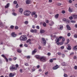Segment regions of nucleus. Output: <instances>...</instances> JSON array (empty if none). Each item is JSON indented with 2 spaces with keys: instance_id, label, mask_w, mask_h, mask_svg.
Returning <instances> with one entry per match:
<instances>
[{
  "instance_id": "69168bd1",
  "label": "nucleus",
  "mask_w": 77,
  "mask_h": 77,
  "mask_svg": "<svg viewBox=\"0 0 77 77\" xmlns=\"http://www.w3.org/2000/svg\"><path fill=\"white\" fill-rule=\"evenodd\" d=\"M57 5H58V6H60V5H61V4L60 3H58L57 4Z\"/></svg>"
},
{
  "instance_id": "c9c22d12",
  "label": "nucleus",
  "mask_w": 77,
  "mask_h": 77,
  "mask_svg": "<svg viewBox=\"0 0 77 77\" xmlns=\"http://www.w3.org/2000/svg\"><path fill=\"white\" fill-rule=\"evenodd\" d=\"M32 33H34V29H31L30 31Z\"/></svg>"
},
{
  "instance_id": "de8ad7c7",
  "label": "nucleus",
  "mask_w": 77,
  "mask_h": 77,
  "mask_svg": "<svg viewBox=\"0 0 77 77\" xmlns=\"http://www.w3.org/2000/svg\"><path fill=\"white\" fill-rule=\"evenodd\" d=\"M24 47H28L27 45L26 44H25V45H24Z\"/></svg>"
},
{
  "instance_id": "c756f323",
  "label": "nucleus",
  "mask_w": 77,
  "mask_h": 77,
  "mask_svg": "<svg viewBox=\"0 0 77 77\" xmlns=\"http://www.w3.org/2000/svg\"><path fill=\"white\" fill-rule=\"evenodd\" d=\"M15 66L16 67L15 68H16L17 70V68H18V67H19V66L18 65V64H16L15 65Z\"/></svg>"
},
{
  "instance_id": "bb28decb",
  "label": "nucleus",
  "mask_w": 77,
  "mask_h": 77,
  "mask_svg": "<svg viewBox=\"0 0 77 77\" xmlns=\"http://www.w3.org/2000/svg\"><path fill=\"white\" fill-rule=\"evenodd\" d=\"M43 25L44 27H46V26H47V24L46 23H43Z\"/></svg>"
},
{
  "instance_id": "338daca9",
  "label": "nucleus",
  "mask_w": 77,
  "mask_h": 77,
  "mask_svg": "<svg viewBox=\"0 0 77 77\" xmlns=\"http://www.w3.org/2000/svg\"><path fill=\"white\" fill-rule=\"evenodd\" d=\"M46 23H49V21L48 20H47L46 21Z\"/></svg>"
},
{
  "instance_id": "5fc2aeb1",
  "label": "nucleus",
  "mask_w": 77,
  "mask_h": 77,
  "mask_svg": "<svg viewBox=\"0 0 77 77\" xmlns=\"http://www.w3.org/2000/svg\"><path fill=\"white\" fill-rule=\"evenodd\" d=\"M74 52H72V53H71L70 54V56H72V55H74Z\"/></svg>"
},
{
  "instance_id": "ea45409f",
  "label": "nucleus",
  "mask_w": 77,
  "mask_h": 77,
  "mask_svg": "<svg viewBox=\"0 0 77 77\" xmlns=\"http://www.w3.org/2000/svg\"><path fill=\"white\" fill-rule=\"evenodd\" d=\"M19 7V5H18V4H17L16 6V8H18Z\"/></svg>"
},
{
  "instance_id": "4c0bfd02",
  "label": "nucleus",
  "mask_w": 77,
  "mask_h": 77,
  "mask_svg": "<svg viewBox=\"0 0 77 77\" xmlns=\"http://www.w3.org/2000/svg\"><path fill=\"white\" fill-rule=\"evenodd\" d=\"M67 36H71V33H69L67 34Z\"/></svg>"
},
{
  "instance_id": "7ed1b4c3",
  "label": "nucleus",
  "mask_w": 77,
  "mask_h": 77,
  "mask_svg": "<svg viewBox=\"0 0 77 77\" xmlns=\"http://www.w3.org/2000/svg\"><path fill=\"white\" fill-rule=\"evenodd\" d=\"M30 14H31V12L28 10L25 11L24 13V15L26 16H29Z\"/></svg>"
},
{
  "instance_id": "09e8293b",
  "label": "nucleus",
  "mask_w": 77,
  "mask_h": 77,
  "mask_svg": "<svg viewBox=\"0 0 77 77\" xmlns=\"http://www.w3.org/2000/svg\"><path fill=\"white\" fill-rule=\"evenodd\" d=\"M62 14H64L65 13V11H63L62 12Z\"/></svg>"
},
{
  "instance_id": "aec40b11",
  "label": "nucleus",
  "mask_w": 77,
  "mask_h": 77,
  "mask_svg": "<svg viewBox=\"0 0 77 77\" xmlns=\"http://www.w3.org/2000/svg\"><path fill=\"white\" fill-rule=\"evenodd\" d=\"M10 5V4L9 3H8L6 5H5V8H9V5Z\"/></svg>"
},
{
  "instance_id": "4d7b16f0",
  "label": "nucleus",
  "mask_w": 77,
  "mask_h": 77,
  "mask_svg": "<svg viewBox=\"0 0 77 77\" xmlns=\"http://www.w3.org/2000/svg\"><path fill=\"white\" fill-rule=\"evenodd\" d=\"M64 77H67V75L64 74Z\"/></svg>"
},
{
  "instance_id": "b1692460",
  "label": "nucleus",
  "mask_w": 77,
  "mask_h": 77,
  "mask_svg": "<svg viewBox=\"0 0 77 77\" xmlns=\"http://www.w3.org/2000/svg\"><path fill=\"white\" fill-rule=\"evenodd\" d=\"M45 32V31L43 29H41L40 31V33H43Z\"/></svg>"
},
{
  "instance_id": "473e14b6",
  "label": "nucleus",
  "mask_w": 77,
  "mask_h": 77,
  "mask_svg": "<svg viewBox=\"0 0 77 77\" xmlns=\"http://www.w3.org/2000/svg\"><path fill=\"white\" fill-rule=\"evenodd\" d=\"M64 57H65V55L64 54H62V57L63 58Z\"/></svg>"
},
{
  "instance_id": "9d476101",
  "label": "nucleus",
  "mask_w": 77,
  "mask_h": 77,
  "mask_svg": "<svg viewBox=\"0 0 77 77\" xmlns=\"http://www.w3.org/2000/svg\"><path fill=\"white\" fill-rule=\"evenodd\" d=\"M66 27H67V30H71V28L70 27V26H69V25H67L66 26Z\"/></svg>"
},
{
  "instance_id": "6ab92c4d",
  "label": "nucleus",
  "mask_w": 77,
  "mask_h": 77,
  "mask_svg": "<svg viewBox=\"0 0 77 77\" xmlns=\"http://www.w3.org/2000/svg\"><path fill=\"white\" fill-rule=\"evenodd\" d=\"M73 10V9L72 8H71L70 7H69V12H72Z\"/></svg>"
},
{
  "instance_id": "6e6552de",
  "label": "nucleus",
  "mask_w": 77,
  "mask_h": 77,
  "mask_svg": "<svg viewBox=\"0 0 77 77\" xmlns=\"http://www.w3.org/2000/svg\"><path fill=\"white\" fill-rule=\"evenodd\" d=\"M11 35L12 37H16L17 36V34H15V32H13L11 33Z\"/></svg>"
},
{
  "instance_id": "4be33fe9",
  "label": "nucleus",
  "mask_w": 77,
  "mask_h": 77,
  "mask_svg": "<svg viewBox=\"0 0 77 77\" xmlns=\"http://www.w3.org/2000/svg\"><path fill=\"white\" fill-rule=\"evenodd\" d=\"M0 27H3V23L1 21H0Z\"/></svg>"
},
{
  "instance_id": "412c9836",
  "label": "nucleus",
  "mask_w": 77,
  "mask_h": 77,
  "mask_svg": "<svg viewBox=\"0 0 77 77\" xmlns=\"http://www.w3.org/2000/svg\"><path fill=\"white\" fill-rule=\"evenodd\" d=\"M56 60V58H53L52 59H51L50 60V62H53V60Z\"/></svg>"
},
{
  "instance_id": "1a4fd4ad",
  "label": "nucleus",
  "mask_w": 77,
  "mask_h": 77,
  "mask_svg": "<svg viewBox=\"0 0 77 77\" xmlns=\"http://www.w3.org/2000/svg\"><path fill=\"white\" fill-rule=\"evenodd\" d=\"M9 75L10 77H13L15 75V73H10Z\"/></svg>"
},
{
  "instance_id": "423d86ee",
  "label": "nucleus",
  "mask_w": 77,
  "mask_h": 77,
  "mask_svg": "<svg viewBox=\"0 0 77 77\" xmlns=\"http://www.w3.org/2000/svg\"><path fill=\"white\" fill-rule=\"evenodd\" d=\"M55 41H56V43L57 44V45H59L60 43H59V38H56L55 40Z\"/></svg>"
},
{
  "instance_id": "6e6d98bb",
  "label": "nucleus",
  "mask_w": 77,
  "mask_h": 77,
  "mask_svg": "<svg viewBox=\"0 0 77 77\" xmlns=\"http://www.w3.org/2000/svg\"><path fill=\"white\" fill-rule=\"evenodd\" d=\"M72 18L73 17H69V19H70V20H72Z\"/></svg>"
},
{
  "instance_id": "f3484780",
  "label": "nucleus",
  "mask_w": 77,
  "mask_h": 77,
  "mask_svg": "<svg viewBox=\"0 0 77 77\" xmlns=\"http://www.w3.org/2000/svg\"><path fill=\"white\" fill-rule=\"evenodd\" d=\"M63 26L62 25H61L60 26V30H62L63 29Z\"/></svg>"
},
{
  "instance_id": "13d9d810",
  "label": "nucleus",
  "mask_w": 77,
  "mask_h": 77,
  "mask_svg": "<svg viewBox=\"0 0 77 77\" xmlns=\"http://www.w3.org/2000/svg\"><path fill=\"white\" fill-rule=\"evenodd\" d=\"M65 38H63L62 39V41H63V42H64V41H65Z\"/></svg>"
},
{
  "instance_id": "20e7f679",
  "label": "nucleus",
  "mask_w": 77,
  "mask_h": 77,
  "mask_svg": "<svg viewBox=\"0 0 77 77\" xmlns=\"http://www.w3.org/2000/svg\"><path fill=\"white\" fill-rule=\"evenodd\" d=\"M10 69L11 71H13L17 70V68H15L14 65H12L10 67Z\"/></svg>"
},
{
  "instance_id": "8fccbe9b",
  "label": "nucleus",
  "mask_w": 77,
  "mask_h": 77,
  "mask_svg": "<svg viewBox=\"0 0 77 77\" xmlns=\"http://www.w3.org/2000/svg\"><path fill=\"white\" fill-rule=\"evenodd\" d=\"M74 37L75 38H77V35L76 34H75L74 35Z\"/></svg>"
},
{
  "instance_id": "bf43d9fd",
  "label": "nucleus",
  "mask_w": 77,
  "mask_h": 77,
  "mask_svg": "<svg viewBox=\"0 0 77 77\" xmlns=\"http://www.w3.org/2000/svg\"><path fill=\"white\" fill-rule=\"evenodd\" d=\"M63 21H66V20L65 19V18H64L63 20Z\"/></svg>"
},
{
  "instance_id": "7c9ffc66",
  "label": "nucleus",
  "mask_w": 77,
  "mask_h": 77,
  "mask_svg": "<svg viewBox=\"0 0 77 77\" xmlns=\"http://www.w3.org/2000/svg\"><path fill=\"white\" fill-rule=\"evenodd\" d=\"M13 3H14V4L16 5V4H17V1H14Z\"/></svg>"
},
{
  "instance_id": "72a5a7b5",
  "label": "nucleus",
  "mask_w": 77,
  "mask_h": 77,
  "mask_svg": "<svg viewBox=\"0 0 77 77\" xmlns=\"http://www.w3.org/2000/svg\"><path fill=\"white\" fill-rule=\"evenodd\" d=\"M2 57H4V58H5H5L6 57L5 56V55H4V54L2 55Z\"/></svg>"
},
{
  "instance_id": "864d4df0",
  "label": "nucleus",
  "mask_w": 77,
  "mask_h": 77,
  "mask_svg": "<svg viewBox=\"0 0 77 77\" xmlns=\"http://www.w3.org/2000/svg\"><path fill=\"white\" fill-rule=\"evenodd\" d=\"M2 64V60L0 58V64Z\"/></svg>"
},
{
  "instance_id": "680f3d73",
  "label": "nucleus",
  "mask_w": 77,
  "mask_h": 77,
  "mask_svg": "<svg viewBox=\"0 0 77 77\" xmlns=\"http://www.w3.org/2000/svg\"><path fill=\"white\" fill-rule=\"evenodd\" d=\"M57 54H58V55H59L60 56L61 55V54H61L60 53V52H58L57 53Z\"/></svg>"
},
{
  "instance_id": "f8f14e48",
  "label": "nucleus",
  "mask_w": 77,
  "mask_h": 77,
  "mask_svg": "<svg viewBox=\"0 0 77 77\" xmlns=\"http://www.w3.org/2000/svg\"><path fill=\"white\" fill-rule=\"evenodd\" d=\"M26 4H30L31 3V1L30 0H27L26 1Z\"/></svg>"
},
{
  "instance_id": "a211bd4d",
  "label": "nucleus",
  "mask_w": 77,
  "mask_h": 77,
  "mask_svg": "<svg viewBox=\"0 0 77 77\" xmlns=\"http://www.w3.org/2000/svg\"><path fill=\"white\" fill-rule=\"evenodd\" d=\"M32 71H35V70H36V67L35 66H34L32 68Z\"/></svg>"
},
{
  "instance_id": "774afa93",
  "label": "nucleus",
  "mask_w": 77,
  "mask_h": 77,
  "mask_svg": "<svg viewBox=\"0 0 77 77\" xmlns=\"http://www.w3.org/2000/svg\"><path fill=\"white\" fill-rule=\"evenodd\" d=\"M74 68L75 69H77V66H75L74 67Z\"/></svg>"
},
{
  "instance_id": "dca6fc26",
  "label": "nucleus",
  "mask_w": 77,
  "mask_h": 77,
  "mask_svg": "<svg viewBox=\"0 0 77 77\" xmlns=\"http://www.w3.org/2000/svg\"><path fill=\"white\" fill-rule=\"evenodd\" d=\"M54 24V22L52 21H51V23L49 24V25L51 26H52Z\"/></svg>"
},
{
  "instance_id": "603ef678",
  "label": "nucleus",
  "mask_w": 77,
  "mask_h": 77,
  "mask_svg": "<svg viewBox=\"0 0 77 77\" xmlns=\"http://www.w3.org/2000/svg\"><path fill=\"white\" fill-rule=\"evenodd\" d=\"M67 44H68V43H69V39H67Z\"/></svg>"
},
{
  "instance_id": "37998d69",
  "label": "nucleus",
  "mask_w": 77,
  "mask_h": 77,
  "mask_svg": "<svg viewBox=\"0 0 77 77\" xmlns=\"http://www.w3.org/2000/svg\"><path fill=\"white\" fill-rule=\"evenodd\" d=\"M10 27H11V29H14V26L12 25H11V26Z\"/></svg>"
},
{
  "instance_id": "e433bc0d",
  "label": "nucleus",
  "mask_w": 77,
  "mask_h": 77,
  "mask_svg": "<svg viewBox=\"0 0 77 77\" xmlns=\"http://www.w3.org/2000/svg\"><path fill=\"white\" fill-rule=\"evenodd\" d=\"M13 15H14V16H16V15H17V14L14 13V12H13Z\"/></svg>"
},
{
  "instance_id": "49530a36",
  "label": "nucleus",
  "mask_w": 77,
  "mask_h": 77,
  "mask_svg": "<svg viewBox=\"0 0 77 77\" xmlns=\"http://www.w3.org/2000/svg\"><path fill=\"white\" fill-rule=\"evenodd\" d=\"M27 59H30V56H28L26 57Z\"/></svg>"
},
{
  "instance_id": "052dcab7",
  "label": "nucleus",
  "mask_w": 77,
  "mask_h": 77,
  "mask_svg": "<svg viewBox=\"0 0 77 77\" xmlns=\"http://www.w3.org/2000/svg\"><path fill=\"white\" fill-rule=\"evenodd\" d=\"M25 65H26V66H29V64H28V63H26L25 64Z\"/></svg>"
},
{
  "instance_id": "a878e982",
  "label": "nucleus",
  "mask_w": 77,
  "mask_h": 77,
  "mask_svg": "<svg viewBox=\"0 0 77 77\" xmlns=\"http://www.w3.org/2000/svg\"><path fill=\"white\" fill-rule=\"evenodd\" d=\"M59 17V14H57L55 16V17L56 18H58Z\"/></svg>"
},
{
  "instance_id": "cd10ccee",
  "label": "nucleus",
  "mask_w": 77,
  "mask_h": 77,
  "mask_svg": "<svg viewBox=\"0 0 77 77\" xmlns=\"http://www.w3.org/2000/svg\"><path fill=\"white\" fill-rule=\"evenodd\" d=\"M36 12H33L32 13V16L34 15H35V14H36Z\"/></svg>"
},
{
  "instance_id": "4468645a",
  "label": "nucleus",
  "mask_w": 77,
  "mask_h": 77,
  "mask_svg": "<svg viewBox=\"0 0 77 77\" xmlns=\"http://www.w3.org/2000/svg\"><path fill=\"white\" fill-rule=\"evenodd\" d=\"M19 11V12H20V14H22L23 11V9L22 8H20Z\"/></svg>"
},
{
  "instance_id": "f03ea898",
  "label": "nucleus",
  "mask_w": 77,
  "mask_h": 77,
  "mask_svg": "<svg viewBox=\"0 0 77 77\" xmlns=\"http://www.w3.org/2000/svg\"><path fill=\"white\" fill-rule=\"evenodd\" d=\"M27 39V36L26 35H22L20 37V41H26Z\"/></svg>"
},
{
  "instance_id": "393cba45",
  "label": "nucleus",
  "mask_w": 77,
  "mask_h": 77,
  "mask_svg": "<svg viewBox=\"0 0 77 77\" xmlns=\"http://www.w3.org/2000/svg\"><path fill=\"white\" fill-rule=\"evenodd\" d=\"M73 49L75 50H77V46L76 45L73 47Z\"/></svg>"
},
{
  "instance_id": "0eeeda50",
  "label": "nucleus",
  "mask_w": 77,
  "mask_h": 77,
  "mask_svg": "<svg viewBox=\"0 0 77 77\" xmlns=\"http://www.w3.org/2000/svg\"><path fill=\"white\" fill-rule=\"evenodd\" d=\"M37 51H38V50H37V49L35 48L34 49V50L32 51V54L33 55L34 54H35V53H36L37 52Z\"/></svg>"
},
{
  "instance_id": "9b49d317",
  "label": "nucleus",
  "mask_w": 77,
  "mask_h": 77,
  "mask_svg": "<svg viewBox=\"0 0 77 77\" xmlns=\"http://www.w3.org/2000/svg\"><path fill=\"white\" fill-rule=\"evenodd\" d=\"M72 16L74 19H77V15H72Z\"/></svg>"
},
{
  "instance_id": "c03bdc74",
  "label": "nucleus",
  "mask_w": 77,
  "mask_h": 77,
  "mask_svg": "<svg viewBox=\"0 0 77 77\" xmlns=\"http://www.w3.org/2000/svg\"><path fill=\"white\" fill-rule=\"evenodd\" d=\"M15 29H18V26H16L15 27Z\"/></svg>"
},
{
  "instance_id": "5701e85b",
  "label": "nucleus",
  "mask_w": 77,
  "mask_h": 77,
  "mask_svg": "<svg viewBox=\"0 0 77 77\" xmlns=\"http://www.w3.org/2000/svg\"><path fill=\"white\" fill-rule=\"evenodd\" d=\"M17 51L18 53H21L22 51L20 49H18L17 50Z\"/></svg>"
},
{
  "instance_id": "0e129e2a",
  "label": "nucleus",
  "mask_w": 77,
  "mask_h": 77,
  "mask_svg": "<svg viewBox=\"0 0 77 77\" xmlns=\"http://www.w3.org/2000/svg\"><path fill=\"white\" fill-rule=\"evenodd\" d=\"M36 28L37 29H39V26H37Z\"/></svg>"
},
{
  "instance_id": "e2e57ef3",
  "label": "nucleus",
  "mask_w": 77,
  "mask_h": 77,
  "mask_svg": "<svg viewBox=\"0 0 77 77\" xmlns=\"http://www.w3.org/2000/svg\"><path fill=\"white\" fill-rule=\"evenodd\" d=\"M34 17L35 18H37V17H38V15L37 14H35Z\"/></svg>"
},
{
  "instance_id": "2eb2a0df",
  "label": "nucleus",
  "mask_w": 77,
  "mask_h": 77,
  "mask_svg": "<svg viewBox=\"0 0 77 77\" xmlns=\"http://www.w3.org/2000/svg\"><path fill=\"white\" fill-rule=\"evenodd\" d=\"M59 68V66L57 65H56L53 68V69H57V68Z\"/></svg>"
},
{
  "instance_id": "58836bf2",
  "label": "nucleus",
  "mask_w": 77,
  "mask_h": 77,
  "mask_svg": "<svg viewBox=\"0 0 77 77\" xmlns=\"http://www.w3.org/2000/svg\"><path fill=\"white\" fill-rule=\"evenodd\" d=\"M36 32H37V30H36V29L34 30V33H36Z\"/></svg>"
},
{
  "instance_id": "f704fd0d",
  "label": "nucleus",
  "mask_w": 77,
  "mask_h": 77,
  "mask_svg": "<svg viewBox=\"0 0 77 77\" xmlns=\"http://www.w3.org/2000/svg\"><path fill=\"white\" fill-rule=\"evenodd\" d=\"M5 59L6 61L7 62H8V59L6 57L5 58Z\"/></svg>"
},
{
  "instance_id": "ddd939ff",
  "label": "nucleus",
  "mask_w": 77,
  "mask_h": 77,
  "mask_svg": "<svg viewBox=\"0 0 77 77\" xmlns=\"http://www.w3.org/2000/svg\"><path fill=\"white\" fill-rule=\"evenodd\" d=\"M67 46L68 47L67 48V50H71V48L70 45H68Z\"/></svg>"
},
{
  "instance_id": "c85d7f7f",
  "label": "nucleus",
  "mask_w": 77,
  "mask_h": 77,
  "mask_svg": "<svg viewBox=\"0 0 77 77\" xmlns=\"http://www.w3.org/2000/svg\"><path fill=\"white\" fill-rule=\"evenodd\" d=\"M65 62H63L62 63V65H63V66H66V65H65Z\"/></svg>"
},
{
  "instance_id": "2f4dec72",
  "label": "nucleus",
  "mask_w": 77,
  "mask_h": 77,
  "mask_svg": "<svg viewBox=\"0 0 77 77\" xmlns=\"http://www.w3.org/2000/svg\"><path fill=\"white\" fill-rule=\"evenodd\" d=\"M24 23L25 24H27L29 23V22H28V21H26Z\"/></svg>"
},
{
  "instance_id": "a19ab883",
  "label": "nucleus",
  "mask_w": 77,
  "mask_h": 77,
  "mask_svg": "<svg viewBox=\"0 0 77 77\" xmlns=\"http://www.w3.org/2000/svg\"><path fill=\"white\" fill-rule=\"evenodd\" d=\"M31 41V40H30V39H29L27 40V42H30V41Z\"/></svg>"
},
{
  "instance_id": "79ce46f5",
  "label": "nucleus",
  "mask_w": 77,
  "mask_h": 77,
  "mask_svg": "<svg viewBox=\"0 0 77 77\" xmlns=\"http://www.w3.org/2000/svg\"><path fill=\"white\" fill-rule=\"evenodd\" d=\"M75 21L74 20H72L71 21V23H75Z\"/></svg>"
},
{
  "instance_id": "f257e3e1",
  "label": "nucleus",
  "mask_w": 77,
  "mask_h": 77,
  "mask_svg": "<svg viewBox=\"0 0 77 77\" xmlns=\"http://www.w3.org/2000/svg\"><path fill=\"white\" fill-rule=\"evenodd\" d=\"M35 57L37 59H40L41 62H46V58L44 57H40V56L37 55L35 56Z\"/></svg>"
},
{
  "instance_id": "a18cd8bd",
  "label": "nucleus",
  "mask_w": 77,
  "mask_h": 77,
  "mask_svg": "<svg viewBox=\"0 0 77 77\" xmlns=\"http://www.w3.org/2000/svg\"><path fill=\"white\" fill-rule=\"evenodd\" d=\"M20 72H21V73H22V72H23V69H20Z\"/></svg>"
},
{
  "instance_id": "3c124183",
  "label": "nucleus",
  "mask_w": 77,
  "mask_h": 77,
  "mask_svg": "<svg viewBox=\"0 0 77 77\" xmlns=\"http://www.w3.org/2000/svg\"><path fill=\"white\" fill-rule=\"evenodd\" d=\"M61 49H64V46H61V47H60Z\"/></svg>"
},
{
  "instance_id": "39448f33",
  "label": "nucleus",
  "mask_w": 77,
  "mask_h": 77,
  "mask_svg": "<svg viewBox=\"0 0 77 77\" xmlns=\"http://www.w3.org/2000/svg\"><path fill=\"white\" fill-rule=\"evenodd\" d=\"M42 44H44V45H45V44H46V40H45V38H42Z\"/></svg>"
}]
</instances>
